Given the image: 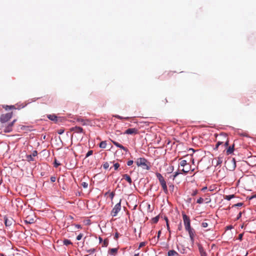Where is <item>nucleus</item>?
Returning <instances> with one entry per match:
<instances>
[{
  "label": "nucleus",
  "mask_w": 256,
  "mask_h": 256,
  "mask_svg": "<svg viewBox=\"0 0 256 256\" xmlns=\"http://www.w3.org/2000/svg\"><path fill=\"white\" fill-rule=\"evenodd\" d=\"M2 107L4 108L6 110H8L11 109H16V108H20L18 107L17 108H16L15 106L14 105H11V106H8V105H2Z\"/></svg>",
  "instance_id": "dca6fc26"
},
{
  "label": "nucleus",
  "mask_w": 256,
  "mask_h": 256,
  "mask_svg": "<svg viewBox=\"0 0 256 256\" xmlns=\"http://www.w3.org/2000/svg\"><path fill=\"white\" fill-rule=\"evenodd\" d=\"M234 197V194L226 195L224 196V198L228 200H230L232 198Z\"/></svg>",
  "instance_id": "b1692460"
},
{
  "label": "nucleus",
  "mask_w": 256,
  "mask_h": 256,
  "mask_svg": "<svg viewBox=\"0 0 256 256\" xmlns=\"http://www.w3.org/2000/svg\"><path fill=\"white\" fill-rule=\"evenodd\" d=\"M70 131L74 132L76 133H82L84 130L80 126H74L70 128Z\"/></svg>",
  "instance_id": "f8f14e48"
},
{
  "label": "nucleus",
  "mask_w": 256,
  "mask_h": 256,
  "mask_svg": "<svg viewBox=\"0 0 256 256\" xmlns=\"http://www.w3.org/2000/svg\"><path fill=\"white\" fill-rule=\"evenodd\" d=\"M134 256H139V254H136L134 255Z\"/></svg>",
  "instance_id": "052dcab7"
},
{
  "label": "nucleus",
  "mask_w": 256,
  "mask_h": 256,
  "mask_svg": "<svg viewBox=\"0 0 256 256\" xmlns=\"http://www.w3.org/2000/svg\"><path fill=\"white\" fill-rule=\"evenodd\" d=\"M102 166H103V168H104V169H107L109 167V164L108 162H105L103 164H102Z\"/></svg>",
  "instance_id": "7c9ffc66"
},
{
  "label": "nucleus",
  "mask_w": 256,
  "mask_h": 256,
  "mask_svg": "<svg viewBox=\"0 0 256 256\" xmlns=\"http://www.w3.org/2000/svg\"><path fill=\"white\" fill-rule=\"evenodd\" d=\"M76 227L77 228H82V226L80 224H76Z\"/></svg>",
  "instance_id": "6e6d98bb"
},
{
  "label": "nucleus",
  "mask_w": 256,
  "mask_h": 256,
  "mask_svg": "<svg viewBox=\"0 0 256 256\" xmlns=\"http://www.w3.org/2000/svg\"><path fill=\"white\" fill-rule=\"evenodd\" d=\"M1 256H6L4 254H0Z\"/></svg>",
  "instance_id": "680f3d73"
},
{
  "label": "nucleus",
  "mask_w": 256,
  "mask_h": 256,
  "mask_svg": "<svg viewBox=\"0 0 256 256\" xmlns=\"http://www.w3.org/2000/svg\"><path fill=\"white\" fill-rule=\"evenodd\" d=\"M82 236H83V234H79L77 236V237H76V240H80L82 239Z\"/></svg>",
  "instance_id": "58836bf2"
},
{
  "label": "nucleus",
  "mask_w": 256,
  "mask_h": 256,
  "mask_svg": "<svg viewBox=\"0 0 256 256\" xmlns=\"http://www.w3.org/2000/svg\"><path fill=\"white\" fill-rule=\"evenodd\" d=\"M14 222L12 218H4V222L6 226H11Z\"/></svg>",
  "instance_id": "4468645a"
},
{
  "label": "nucleus",
  "mask_w": 256,
  "mask_h": 256,
  "mask_svg": "<svg viewBox=\"0 0 256 256\" xmlns=\"http://www.w3.org/2000/svg\"><path fill=\"white\" fill-rule=\"evenodd\" d=\"M198 193V191L197 190H194L192 193V196H194L195 195H196Z\"/></svg>",
  "instance_id": "8fccbe9b"
},
{
  "label": "nucleus",
  "mask_w": 256,
  "mask_h": 256,
  "mask_svg": "<svg viewBox=\"0 0 256 256\" xmlns=\"http://www.w3.org/2000/svg\"><path fill=\"white\" fill-rule=\"evenodd\" d=\"M198 250H199V252L200 254H202L203 252H206L203 248V247L201 246V245H199L198 246Z\"/></svg>",
  "instance_id": "a878e982"
},
{
  "label": "nucleus",
  "mask_w": 256,
  "mask_h": 256,
  "mask_svg": "<svg viewBox=\"0 0 256 256\" xmlns=\"http://www.w3.org/2000/svg\"><path fill=\"white\" fill-rule=\"evenodd\" d=\"M138 134V130L136 128H130L126 130L124 134Z\"/></svg>",
  "instance_id": "6e6552de"
},
{
  "label": "nucleus",
  "mask_w": 256,
  "mask_h": 256,
  "mask_svg": "<svg viewBox=\"0 0 256 256\" xmlns=\"http://www.w3.org/2000/svg\"><path fill=\"white\" fill-rule=\"evenodd\" d=\"M115 117H116V118H118V119H120V120H122V119H124V118H123V117H122V116H118V115L116 116H115ZM124 119L128 120V117H127V118H124Z\"/></svg>",
  "instance_id": "e433bc0d"
},
{
  "label": "nucleus",
  "mask_w": 256,
  "mask_h": 256,
  "mask_svg": "<svg viewBox=\"0 0 256 256\" xmlns=\"http://www.w3.org/2000/svg\"><path fill=\"white\" fill-rule=\"evenodd\" d=\"M204 199L202 198H200L196 201V202L198 204H202L204 202Z\"/></svg>",
  "instance_id": "72a5a7b5"
},
{
  "label": "nucleus",
  "mask_w": 256,
  "mask_h": 256,
  "mask_svg": "<svg viewBox=\"0 0 256 256\" xmlns=\"http://www.w3.org/2000/svg\"><path fill=\"white\" fill-rule=\"evenodd\" d=\"M106 145H107V144H106V141H102L100 144L99 146L102 148H105L106 146Z\"/></svg>",
  "instance_id": "4be33fe9"
},
{
  "label": "nucleus",
  "mask_w": 256,
  "mask_h": 256,
  "mask_svg": "<svg viewBox=\"0 0 256 256\" xmlns=\"http://www.w3.org/2000/svg\"><path fill=\"white\" fill-rule=\"evenodd\" d=\"M179 254L174 250H170L168 252V256H178Z\"/></svg>",
  "instance_id": "f3484780"
},
{
  "label": "nucleus",
  "mask_w": 256,
  "mask_h": 256,
  "mask_svg": "<svg viewBox=\"0 0 256 256\" xmlns=\"http://www.w3.org/2000/svg\"><path fill=\"white\" fill-rule=\"evenodd\" d=\"M180 164L182 166L184 167V166H186L188 164L186 160H182L180 162Z\"/></svg>",
  "instance_id": "bb28decb"
},
{
  "label": "nucleus",
  "mask_w": 256,
  "mask_h": 256,
  "mask_svg": "<svg viewBox=\"0 0 256 256\" xmlns=\"http://www.w3.org/2000/svg\"><path fill=\"white\" fill-rule=\"evenodd\" d=\"M190 170V168L189 167H186L185 168H183L182 170V171L185 174H187Z\"/></svg>",
  "instance_id": "c756f323"
},
{
  "label": "nucleus",
  "mask_w": 256,
  "mask_h": 256,
  "mask_svg": "<svg viewBox=\"0 0 256 256\" xmlns=\"http://www.w3.org/2000/svg\"><path fill=\"white\" fill-rule=\"evenodd\" d=\"M119 236V234L118 232H116L115 234L114 238L115 239L117 240Z\"/></svg>",
  "instance_id": "09e8293b"
},
{
  "label": "nucleus",
  "mask_w": 256,
  "mask_h": 256,
  "mask_svg": "<svg viewBox=\"0 0 256 256\" xmlns=\"http://www.w3.org/2000/svg\"><path fill=\"white\" fill-rule=\"evenodd\" d=\"M229 144L228 139L226 134H221L220 135L219 140L218 141L214 150H218L219 146H222L224 150L228 146Z\"/></svg>",
  "instance_id": "f257e3e1"
},
{
  "label": "nucleus",
  "mask_w": 256,
  "mask_h": 256,
  "mask_svg": "<svg viewBox=\"0 0 256 256\" xmlns=\"http://www.w3.org/2000/svg\"><path fill=\"white\" fill-rule=\"evenodd\" d=\"M207 256V254H206V252L200 254V256Z\"/></svg>",
  "instance_id": "864d4df0"
},
{
  "label": "nucleus",
  "mask_w": 256,
  "mask_h": 256,
  "mask_svg": "<svg viewBox=\"0 0 256 256\" xmlns=\"http://www.w3.org/2000/svg\"><path fill=\"white\" fill-rule=\"evenodd\" d=\"M26 106V104H22L21 108H24Z\"/></svg>",
  "instance_id": "bf43d9fd"
},
{
  "label": "nucleus",
  "mask_w": 256,
  "mask_h": 256,
  "mask_svg": "<svg viewBox=\"0 0 256 256\" xmlns=\"http://www.w3.org/2000/svg\"><path fill=\"white\" fill-rule=\"evenodd\" d=\"M24 222L27 224H32L34 222V218H31L30 216H28L25 218Z\"/></svg>",
  "instance_id": "2eb2a0df"
},
{
  "label": "nucleus",
  "mask_w": 256,
  "mask_h": 256,
  "mask_svg": "<svg viewBox=\"0 0 256 256\" xmlns=\"http://www.w3.org/2000/svg\"><path fill=\"white\" fill-rule=\"evenodd\" d=\"M243 204V203L242 202H239V203H238L236 204H235L233 206H242Z\"/></svg>",
  "instance_id": "37998d69"
},
{
  "label": "nucleus",
  "mask_w": 256,
  "mask_h": 256,
  "mask_svg": "<svg viewBox=\"0 0 256 256\" xmlns=\"http://www.w3.org/2000/svg\"><path fill=\"white\" fill-rule=\"evenodd\" d=\"M121 210V204H120V201L116 204L114 208H112V212H111V215L112 216H116L118 212L120 210Z\"/></svg>",
  "instance_id": "423d86ee"
},
{
  "label": "nucleus",
  "mask_w": 256,
  "mask_h": 256,
  "mask_svg": "<svg viewBox=\"0 0 256 256\" xmlns=\"http://www.w3.org/2000/svg\"><path fill=\"white\" fill-rule=\"evenodd\" d=\"M146 244V242H142L140 244V245H139V246H138V249L140 248H141L144 246Z\"/></svg>",
  "instance_id": "ea45409f"
},
{
  "label": "nucleus",
  "mask_w": 256,
  "mask_h": 256,
  "mask_svg": "<svg viewBox=\"0 0 256 256\" xmlns=\"http://www.w3.org/2000/svg\"><path fill=\"white\" fill-rule=\"evenodd\" d=\"M62 131H60V132H58L59 134H62Z\"/></svg>",
  "instance_id": "0e129e2a"
},
{
  "label": "nucleus",
  "mask_w": 256,
  "mask_h": 256,
  "mask_svg": "<svg viewBox=\"0 0 256 256\" xmlns=\"http://www.w3.org/2000/svg\"><path fill=\"white\" fill-rule=\"evenodd\" d=\"M188 232L190 238L192 242L194 240V230L192 228H190V229L186 230Z\"/></svg>",
  "instance_id": "ddd939ff"
},
{
  "label": "nucleus",
  "mask_w": 256,
  "mask_h": 256,
  "mask_svg": "<svg viewBox=\"0 0 256 256\" xmlns=\"http://www.w3.org/2000/svg\"><path fill=\"white\" fill-rule=\"evenodd\" d=\"M114 170H116L120 167V164L118 163H116L114 164Z\"/></svg>",
  "instance_id": "4c0bfd02"
},
{
  "label": "nucleus",
  "mask_w": 256,
  "mask_h": 256,
  "mask_svg": "<svg viewBox=\"0 0 256 256\" xmlns=\"http://www.w3.org/2000/svg\"><path fill=\"white\" fill-rule=\"evenodd\" d=\"M226 166L230 170H233L236 167V164L234 158H230L228 160L225 162Z\"/></svg>",
  "instance_id": "20e7f679"
},
{
  "label": "nucleus",
  "mask_w": 256,
  "mask_h": 256,
  "mask_svg": "<svg viewBox=\"0 0 256 256\" xmlns=\"http://www.w3.org/2000/svg\"><path fill=\"white\" fill-rule=\"evenodd\" d=\"M82 185L83 186L84 188H86L88 187V184L85 182H83L82 184Z\"/></svg>",
  "instance_id": "c03bdc74"
},
{
  "label": "nucleus",
  "mask_w": 256,
  "mask_h": 256,
  "mask_svg": "<svg viewBox=\"0 0 256 256\" xmlns=\"http://www.w3.org/2000/svg\"><path fill=\"white\" fill-rule=\"evenodd\" d=\"M63 243L66 246H68L69 244H72V242H71V241L70 240H68V239L64 240L63 242Z\"/></svg>",
  "instance_id": "5701e85b"
},
{
  "label": "nucleus",
  "mask_w": 256,
  "mask_h": 256,
  "mask_svg": "<svg viewBox=\"0 0 256 256\" xmlns=\"http://www.w3.org/2000/svg\"><path fill=\"white\" fill-rule=\"evenodd\" d=\"M158 220H159V216H156L152 218V221L154 223L156 224V223L158 222Z\"/></svg>",
  "instance_id": "c85d7f7f"
},
{
  "label": "nucleus",
  "mask_w": 256,
  "mask_h": 256,
  "mask_svg": "<svg viewBox=\"0 0 256 256\" xmlns=\"http://www.w3.org/2000/svg\"><path fill=\"white\" fill-rule=\"evenodd\" d=\"M122 177L130 184H132V180L128 174H124L122 175Z\"/></svg>",
  "instance_id": "a211bd4d"
},
{
  "label": "nucleus",
  "mask_w": 256,
  "mask_h": 256,
  "mask_svg": "<svg viewBox=\"0 0 256 256\" xmlns=\"http://www.w3.org/2000/svg\"><path fill=\"white\" fill-rule=\"evenodd\" d=\"M179 174V172H176L174 173V178L176 177Z\"/></svg>",
  "instance_id": "3c124183"
},
{
  "label": "nucleus",
  "mask_w": 256,
  "mask_h": 256,
  "mask_svg": "<svg viewBox=\"0 0 256 256\" xmlns=\"http://www.w3.org/2000/svg\"><path fill=\"white\" fill-rule=\"evenodd\" d=\"M60 165V164L56 160H54V166L56 168H58L59 166Z\"/></svg>",
  "instance_id": "f704fd0d"
},
{
  "label": "nucleus",
  "mask_w": 256,
  "mask_h": 256,
  "mask_svg": "<svg viewBox=\"0 0 256 256\" xmlns=\"http://www.w3.org/2000/svg\"><path fill=\"white\" fill-rule=\"evenodd\" d=\"M234 150V145L230 146L226 150V154L228 155L231 154Z\"/></svg>",
  "instance_id": "412c9836"
},
{
  "label": "nucleus",
  "mask_w": 256,
  "mask_h": 256,
  "mask_svg": "<svg viewBox=\"0 0 256 256\" xmlns=\"http://www.w3.org/2000/svg\"><path fill=\"white\" fill-rule=\"evenodd\" d=\"M12 115V112L1 115L0 118V122L2 123L7 122L11 118Z\"/></svg>",
  "instance_id": "0eeeda50"
},
{
  "label": "nucleus",
  "mask_w": 256,
  "mask_h": 256,
  "mask_svg": "<svg viewBox=\"0 0 256 256\" xmlns=\"http://www.w3.org/2000/svg\"><path fill=\"white\" fill-rule=\"evenodd\" d=\"M170 188L172 189V190H173L174 188V185H170L169 186Z\"/></svg>",
  "instance_id": "4d7b16f0"
},
{
  "label": "nucleus",
  "mask_w": 256,
  "mask_h": 256,
  "mask_svg": "<svg viewBox=\"0 0 256 256\" xmlns=\"http://www.w3.org/2000/svg\"><path fill=\"white\" fill-rule=\"evenodd\" d=\"M37 154H38L37 151L36 150H34L32 152V154L27 155L26 156V158L27 160L28 161V162L34 161V159L33 157L36 156Z\"/></svg>",
  "instance_id": "9d476101"
},
{
  "label": "nucleus",
  "mask_w": 256,
  "mask_h": 256,
  "mask_svg": "<svg viewBox=\"0 0 256 256\" xmlns=\"http://www.w3.org/2000/svg\"><path fill=\"white\" fill-rule=\"evenodd\" d=\"M114 192H112L111 193H110V198L111 200H112L114 196Z\"/></svg>",
  "instance_id": "79ce46f5"
},
{
  "label": "nucleus",
  "mask_w": 256,
  "mask_h": 256,
  "mask_svg": "<svg viewBox=\"0 0 256 256\" xmlns=\"http://www.w3.org/2000/svg\"><path fill=\"white\" fill-rule=\"evenodd\" d=\"M182 218L184 222V225L186 230L190 229V218L186 214H182Z\"/></svg>",
  "instance_id": "39448f33"
},
{
  "label": "nucleus",
  "mask_w": 256,
  "mask_h": 256,
  "mask_svg": "<svg viewBox=\"0 0 256 256\" xmlns=\"http://www.w3.org/2000/svg\"><path fill=\"white\" fill-rule=\"evenodd\" d=\"M242 212H240L238 214V216L236 218V220H238L239 218H240V217L242 216Z\"/></svg>",
  "instance_id": "49530a36"
},
{
  "label": "nucleus",
  "mask_w": 256,
  "mask_h": 256,
  "mask_svg": "<svg viewBox=\"0 0 256 256\" xmlns=\"http://www.w3.org/2000/svg\"><path fill=\"white\" fill-rule=\"evenodd\" d=\"M166 227H167L168 230H170V226H169L168 223V224H166Z\"/></svg>",
  "instance_id": "13d9d810"
},
{
  "label": "nucleus",
  "mask_w": 256,
  "mask_h": 256,
  "mask_svg": "<svg viewBox=\"0 0 256 256\" xmlns=\"http://www.w3.org/2000/svg\"><path fill=\"white\" fill-rule=\"evenodd\" d=\"M110 141L114 144L116 147L120 148L122 150H124L127 152L128 150V148L124 147L123 146L119 144L118 142L113 140H110Z\"/></svg>",
  "instance_id": "9b49d317"
},
{
  "label": "nucleus",
  "mask_w": 256,
  "mask_h": 256,
  "mask_svg": "<svg viewBox=\"0 0 256 256\" xmlns=\"http://www.w3.org/2000/svg\"><path fill=\"white\" fill-rule=\"evenodd\" d=\"M62 131H60V132H58L59 134H62Z\"/></svg>",
  "instance_id": "e2e57ef3"
},
{
  "label": "nucleus",
  "mask_w": 256,
  "mask_h": 256,
  "mask_svg": "<svg viewBox=\"0 0 256 256\" xmlns=\"http://www.w3.org/2000/svg\"><path fill=\"white\" fill-rule=\"evenodd\" d=\"M95 251H96L95 248H90V249L88 250H86V252H89V253H90V254H92V253L94 252Z\"/></svg>",
  "instance_id": "c9c22d12"
},
{
  "label": "nucleus",
  "mask_w": 256,
  "mask_h": 256,
  "mask_svg": "<svg viewBox=\"0 0 256 256\" xmlns=\"http://www.w3.org/2000/svg\"><path fill=\"white\" fill-rule=\"evenodd\" d=\"M208 220H206L204 222H203L202 224V226L204 228H206L208 226V224L207 222L206 221Z\"/></svg>",
  "instance_id": "393cba45"
},
{
  "label": "nucleus",
  "mask_w": 256,
  "mask_h": 256,
  "mask_svg": "<svg viewBox=\"0 0 256 256\" xmlns=\"http://www.w3.org/2000/svg\"><path fill=\"white\" fill-rule=\"evenodd\" d=\"M146 162H147V160L144 158H138L137 160H136V164L138 166H141L144 169H146L147 170H148L150 169V167L147 164Z\"/></svg>",
  "instance_id": "7ed1b4c3"
},
{
  "label": "nucleus",
  "mask_w": 256,
  "mask_h": 256,
  "mask_svg": "<svg viewBox=\"0 0 256 256\" xmlns=\"http://www.w3.org/2000/svg\"><path fill=\"white\" fill-rule=\"evenodd\" d=\"M242 236H243V234H240L238 235V239L240 240H242Z\"/></svg>",
  "instance_id": "de8ad7c7"
},
{
  "label": "nucleus",
  "mask_w": 256,
  "mask_h": 256,
  "mask_svg": "<svg viewBox=\"0 0 256 256\" xmlns=\"http://www.w3.org/2000/svg\"><path fill=\"white\" fill-rule=\"evenodd\" d=\"M56 180V178L55 176H51L50 178V180L52 182H54Z\"/></svg>",
  "instance_id": "a18cd8bd"
},
{
  "label": "nucleus",
  "mask_w": 256,
  "mask_h": 256,
  "mask_svg": "<svg viewBox=\"0 0 256 256\" xmlns=\"http://www.w3.org/2000/svg\"><path fill=\"white\" fill-rule=\"evenodd\" d=\"M160 234H161V231L160 230H159L158 232V240L159 239V238L160 236Z\"/></svg>",
  "instance_id": "603ef678"
},
{
  "label": "nucleus",
  "mask_w": 256,
  "mask_h": 256,
  "mask_svg": "<svg viewBox=\"0 0 256 256\" xmlns=\"http://www.w3.org/2000/svg\"><path fill=\"white\" fill-rule=\"evenodd\" d=\"M156 176L158 178L160 185L162 186L164 192L166 194H167L168 193V190L164 178L160 173L158 172L156 173Z\"/></svg>",
  "instance_id": "f03ea898"
},
{
  "label": "nucleus",
  "mask_w": 256,
  "mask_h": 256,
  "mask_svg": "<svg viewBox=\"0 0 256 256\" xmlns=\"http://www.w3.org/2000/svg\"><path fill=\"white\" fill-rule=\"evenodd\" d=\"M48 118L52 121H57V116L54 114H49L48 116Z\"/></svg>",
  "instance_id": "aec40b11"
},
{
  "label": "nucleus",
  "mask_w": 256,
  "mask_h": 256,
  "mask_svg": "<svg viewBox=\"0 0 256 256\" xmlns=\"http://www.w3.org/2000/svg\"><path fill=\"white\" fill-rule=\"evenodd\" d=\"M164 220H166V224H168V220L166 216L164 217Z\"/></svg>",
  "instance_id": "5fc2aeb1"
},
{
  "label": "nucleus",
  "mask_w": 256,
  "mask_h": 256,
  "mask_svg": "<svg viewBox=\"0 0 256 256\" xmlns=\"http://www.w3.org/2000/svg\"><path fill=\"white\" fill-rule=\"evenodd\" d=\"M118 250V248H110L108 251V253L111 255L115 256L117 254Z\"/></svg>",
  "instance_id": "6ab92c4d"
},
{
  "label": "nucleus",
  "mask_w": 256,
  "mask_h": 256,
  "mask_svg": "<svg viewBox=\"0 0 256 256\" xmlns=\"http://www.w3.org/2000/svg\"><path fill=\"white\" fill-rule=\"evenodd\" d=\"M93 154V151L92 150H90L88 151L87 154H86V158L88 157L89 156L92 155Z\"/></svg>",
  "instance_id": "473e14b6"
},
{
  "label": "nucleus",
  "mask_w": 256,
  "mask_h": 256,
  "mask_svg": "<svg viewBox=\"0 0 256 256\" xmlns=\"http://www.w3.org/2000/svg\"><path fill=\"white\" fill-rule=\"evenodd\" d=\"M16 120H14L12 122H10L4 130V132H10L12 131V127L13 124L16 122Z\"/></svg>",
  "instance_id": "1a4fd4ad"
},
{
  "label": "nucleus",
  "mask_w": 256,
  "mask_h": 256,
  "mask_svg": "<svg viewBox=\"0 0 256 256\" xmlns=\"http://www.w3.org/2000/svg\"><path fill=\"white\" fill-rule=\"evenodd\" d=\"M134 163V161L132 160H130L127 162V164L128 166H132Z\"/></svg>",
  "instance_id": "a19ab883"
},
{
  "label": "nucleus",
  "mask_w": 256,
  "mask_h": 256,
  "mask_svg": "<svg viewBox=\"0 0 256 256\" xmlns=\"http://www.w3.org/2000/svg\"><path fill=\"white\" fill-rule=\"evenodd\" d=\"M222 158H218V160H216V165L220 164L222 163Z\"/></svg>",
  "instance_id": "2f4dec72"
},
{
  "label": "nucleus",
  "mask_w": 256,
  "mask_h": 256,
  "mask_svg": "<svg viewBox=\"0 0 256 256\" xmlns=\"http://www.w3.org/2000/svg\"><path fill=\"white\" fill-rule=\"evenodd\" d=\"M76 120L78 122H80L82 124V125H85L86 124V123L84 122V120L81 118H78L76 119Z\"/></svg>",
  "instance_id": "cd10ccee"
}]
</instances>
